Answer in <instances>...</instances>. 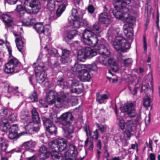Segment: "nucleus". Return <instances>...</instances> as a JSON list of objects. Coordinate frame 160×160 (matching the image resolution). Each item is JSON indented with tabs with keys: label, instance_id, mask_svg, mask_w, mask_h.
<instances>
[{
	"label": "nucleus",
	"instance_id": "bf43d9fd",
	"mask_svg": "<svg viewBox=\"0 0 160 160\" xmlns=\"http://www.w3.org/2000/svg\"><path fill=\"white\" fill-rule=\"evenodd\" d=\"M80 23L81 26H86L88 24V22L85 19H82V18H80Z\"/></svg>",
	"mask_w": 160,
	"mask_h": 160
},
{
	"label": "nucleus",
	"instance_id": "412c9836",
	"mask_svg": "<svg viewBox=\"0 0 160 160\" xmlns=\"http://www.w3.org/2000/svg\"><path fill=\"white\" fill-rule=\"evenodd\" d=\"M112 17L106 13H102L99 15V21L102 24L107 26L109 25L111 22Z\"/></svg>",
	"mask_w": 160,
	"mask_h": 160
},
{
	"label": "nucleus",
	"instance_id": "b1692460",
	"mask_svg": "<svg viewBox=\"0 0 160 160\" xmlns=\"http://www.w3.org/2000/svg\"><path fill=\"white\" fill-rule=\"evenodd\" d=\"M107 45V43H105L104 44H101L100 46L98 48V49L100 54L103 55L107 57H108L110 54V52L106 48Z\"/></svg>",
	"mask_w": 160,
	"mask_h": 160
},
{
	"label": "nucleus",
	"instance_id": "c9c22d12",
	"mask_svg": "<svg viewBox=\"0 0 160 160\" xmlns=\"http://www.w3.org/2000/svg\"><path fill=\"white\" fill-rule=\"evenodd\" d=\"M35 19L34 18H28L24 19L22 22V24L25 26H32L34 23Z\"/></svg>",
	"mask_w": 160,
	"mask_h": 160
},
{
	"label": "nucleus",
	"instance_id": "3c124183",
	"mask_svg": "<svg viewBox=\"0 0 160 160\" xmlns=\"http://www.w3.org/2000/svg\"><path fill=\"white\" fill-rule=\"evenodd\" d=\"M143 48L144 52H146L147 51V44L146 41V38L145 36L143 37Z\"/></svg>",
	"mask_w": 160,
	"mask_h": 160
},
{
	"label": "nucleus",
	"instance_id": "f704fd0d",
	"mask_svg": "<svg viewBox=\"0 0 160 160\" xmlns=\"http://www.w3.org/2000/svg\"><path fill=\"white\" fill-rule=\"evenodd\" d=\"M47 132H48L51 134H56L57 132V128L54 124H53L47 128H46Z\"/></svg>",
	"mask_w": 160,
	"mask_h": 160
},
{
	"label": "nucleus",
	"instance_id": "49530a36",
	"mask_svg": "<svg viewBox=\"0 0 160 160\" xmlns=\"http://www.w3.org/2000/svg\"><path fill=\"white\" fill-rule=\"evenodd\" d=\"M8 121L13 122L16 120V116L14 114H12L9 115L8 118Z\"/></svg>",
	"mask_w": 160,
	"mask_h": 160
},
{
	"label": "nucleus",
	"instance_id": "dca6fc26",
	"mask_svg": "<svg viewBox=\"0 0 160 160\" xmlns=\"http://www.w3.org/2000/svg\"><path fill=\"white\" fill-rule=\"evenodd\" d=\"M20 117L22 122L24 123V126L27 130L29 131L30 129H32L33 130L38 131L39 130V128L38 127L32 128V125L31 124L32 122L30 117L26 115H21Z\"/></svg>",
	"mask_w": 160,
	"mask_h": 160
},
{
	"label": "nucleus",
	"instance_id": "a211bd4d",
	"mask_svg": "<svg viewBox=\"0 0 160 160\" xmlns=\"http://www.w3.org/2000/svg\"><path fill=\"white\" fill-rule=\"evenodd\" d=\"M85 11L80 8L78 9L73 8L72 10L71 15L68 18V20H71L72 19H76L82 18L83 15L85 13Z\"/></svg>",
	"mask_w": 160,
	"mask_h": 160
},
{
	"label": "nucleus",
	"instance_id": "ddd939ff",
	"mask_svg": "<svg viewBox=\"0 0 160 160\" xmlns=\"http://www.w3.org/2000/svg\"><path fill=\"white\" fill-rule=\"evenodd\" d=\"M13 34L16 37L15 42L16 46L18 50L23 54H24L25 52V48L26 46V40L22 37L19 33H17L14 32Z\"/></svg>",
	"mask_w": 160,
	"mask_h": 160
},
{
	"label": "nucleus",
	"instance_id": "79ce46f5",
	"mask_svg": "<svg viewBox=\"0 0 160 160\" xmlns=\"http://www.w3.org/2000/svg\"><path fill=\"white\" fill-rule=\"evenodd\" d=\"M28 99H30V100L28 101L29 102H34L38 100V96L35 91H34L32 94L28 98Z\"/></svg>",
	"mask_w": 160,
	"mask_h": 160
},
{
	"label": "nucleus",
	"instance_id": "cd10ccee",
	"mask_svg": "<svg viewBox=\"0 0 160 160\" xmlns=\"http://www.w3.org/2000/svg\"><path fill=\"white\" fill-rule=\"evenodd\" d=\"M32 120L34 123H38L40 122V119L38 117V115L36 109L35 108H33L31 111Z\"/></svg>",
	"mask_w": 160,
	"mask_h": 160
},
{
	"label": "nucleus",
	"instance_id": "680f3d73",
	"mask_svg": "<svg viewBox=\"0 0 160 160\" xmlns=\"http://www.w3.org/2000/svg\"><path fill=\"white\" fill-rule=\"evenodd\" d=\"M8 3L12 5L15 4L18 0H7Z\"/></svg>",
	"mask_w": 160,
	"mask_h": 160
},
{
	"label": "nucleus",
	"instance_id": "0eeeda50",
	"mask_svg": "<svg viewBox=\"0 0 160 160\" xmlns=\"http://www.w3.org/2000/svg\"><path fill=\"white\" fill-rule=\"evenodd\" d=\"M68 4V0H64L62 3L58 6L56 12V15L54 14V11L56 6L54 0H48L47 8L51 12L49 19L51 20H53L57 19V17H60L62 12L65 10Z\"/></svg>",
	"mask_w": 160,
	"mask_h": 160
},
{
	"label": "nucleus",
	"instance_id": "c03bdc74",
	"mask_svg": "<svg viewBox=\"0 0 160 160\" xmlns=\"http://www.w3.org/2000/svg\"><path fill=\"white\" fill-rule=\"evenodd\" d=\"M51 28L49 26H47V27H44L43 32L42 33L45 35L49 36L51 33Z\"/></svg>",
	"mask_w": 160,
	"mask_h": 160
},
{
	"label": "nucleus",
	"instance_id": "13d9d810",
	"mask_svg": "<svg viewBox=\"0 0 160 160\" xmlns=\"http://www.w3.org/2000/svg\"><path fill=\"white\" fill-rule=\"evenodd\" d=\"M147 160H155V155L152 153H150Z\"/></svg>",
	"mask_w": 160,
	"mask_h": 160
},
{
	"label": "nucleus",
	"instance_id": "6ab92c4d",
	"mask_svg": "<svg viewBox=\"0 0 160 160\" xmlns=\"http://www.w3.org/2000/svg\"><path fill=\"white\" fill-rule=\"evenodd\" d=\"M73 117L72 113L69 112L62 114L60 116V122L62 124L71 123L72 121Z\"/></svg>",
	"mask_w": 160,
	"mask_h": 160
},
{
	"label": "nucleus",
	"instance_id": "8fccbe9b",
	"mask_svg": "<svg viewBox=\"0 0 160 160\" xmlns=\"http://www.w3.org/2000/svg\"><path fill=\"white\" fill-rule=\"evenodd\" d=\"M89 68L93 71H96L97 70V67L95 63H93L88 66Z\"/></svg>",
	"mask_w": 160,
	"mask_h": 160
},
{
	"label": "nucleus",
	"instance_id": "20e7f679",
	"mask_svg": "<svg viewBox=\"0 0 160 160\" xmlns=\"http://www.w3.org/2000/svg\"><path fill=\"white\" fill-rule=\"evenodd\" d=\"M72 98L68 93L64 94L61 97H58L57 93L52 90L49 91L46 96V100L48 104H54L55 106L58 108L61 107L63 104L70 102Z\"/></svg>",
	"mask_w": 160,
	"mask_h": 160
},
{
	"label": "nucleus",
	"instance_id": "f8f14e48",
	"mask_svg": "<svg viewBox=\"0 0 160 160\" xmlns=\"http://www.w3.org/2000/svg\"><path fill=\"white\" fill-rule=\"evenodd\" d=\"M97 55L95 50L90 47H87L79 50L78 52V58L80 61H82L86 57L91 58Z\"/></svg>",
	"mask_w": 160,
	"mask_h": 160
},
{
	"label": "nucleus",
	"instance_id": "4d7b16f0",
	"mask_svg": "<svg viewBox=\"0 0 160 160\" xmlns=\"http://www.w3.org/2000/svg\"><path fill=\"white\" fill-rule=\"evenodd\" d=\"M88 10L89 13H92L94 11V8L93 6L91 5H89L88 8Z\"/></svg>",
	"mask_w": 160,
	"mask_h": 160
},
{
	"label": "nucleus",
	"instance_id": "4c0bfd02",
	"mask_svg": "<svg viewBox=\"0 0 160 160\" xmlns=\"http://www.w3.org/2000/svg\"><path fill=\"white\" fill-rule=\"evenodd\" d=\"M42 120L44 125L45 126L46 128L53 124L52 121L49 118L42 117Z\"/></svg>",
	"mask_w": 160,
	"mask_h": 160
},
{
	"label": "nucleus",
	"instance_id": "423d86ee",
	"mask_svg": "<svg viewBox=\"0 0 160 160\" xmlns=\"http://www.w3.org/2000/svg\"><path fill=\"white\" fill-rule=\"evenodd\" d=\"M9 55V60L5 65L4 71L7 73L17 72L22 69L21 63L15 58L12 55V50L9 46H7Z\"/></svg>",
	"mask_w": 160,
	"mask_h": 160
},
{
	"label": "nucleus",
	"instance_id": "1a4fd4ad",
	"mask_svg": "<svg viewBox=\"0 0 160 160\" xmlns=\"http://www.w3.org/2000/svg\"><path fill=\"white\" fill-rule=\"evenodd\" d=\"M26 11L30 14H36L40 8L38 0H25L24 1Z\"/></svg>",
	"mask_w": 160,
	"mask_h": 160
},
{
	"label": "nucleus",
	"instance_id": "39448f33",
	"mask_svg": "<svg viewBox=\"0 0 160 160\" xmlns=\"http://www.w3.org/2000/svg\"><path fill=\"white\" fill-rule=\"evenodd\" d=\"M131 0H113L115 2V10L113 11V15L116 18L123 20L125 16H128L129 10L128 7H124L129 4Z\"/></svg>",
	"mask_w": 160,
	"mask_h": 160
},
{
	"label": "nucleus",
	"instance_id": "a18cd8bd",
	"mask_svg": "<svg viewBox=\"0 0 160 160\" xmlns=\"http://www.w3.org/2000/svg\"><path fill=\"white\" fill-rule=\"evenodd\" d=\"M119 127L122 130L124 129L125 128V123L123 119H119Z\"/></svg>",
	"mask_w": 160,
	"mask_h": 160
},
{
	"label": "nucleus",
	"instance_id": "72a5a7b5",
	"mask_svg": "<svg viewBox=\"0 0 160 160\" xmlns=\"http://www.w3.org/2000/svg\"><path fill=\"white\" fill-rule=\"evenodd\" d=\"M151 100L149 96L146 94L143 98V104L146 107H148L150 105Z\"/></svg>",
	"mask_w": 160,
	"mask_h": 160
},
{
	"label": "nucleus",
	"instance_id": "58836bf2",
	"mask_svg": "<svg viewBox=\"0 0 160 160\" xmlns=\"http://www.w3.org/2000/svg\"><path fill=\"white\" fill-rule=\"evenodd\" d=\"M126 125L127 128L131 130H133L136 127V125L134 124L133 121L131 120L127 121Z\"/></svg>",
	"mask_w": 160,
	"mask_h": 160
},
{
	"label": "nucleus",
	"instance_id": "864d4df0",
	"mask_svg": "<svg viewBox=\"0 0 160 160\" xmlns=\"http://www.w3.org/2000/svg\"><path fill=\"white\" fill-rule=\"evenodd\" d=\"M97 126L102 133L105 131L106 128L103 125H99L98 124H97Z\"/></svg>",
	"mask_w": 160,
	"mask_h": 160
},
{
	"label": "nucleus",
	"instance_id": "ea45409f",
	"mask_svg": "<svg viewBox=\"0 0 160 160\" xmlns=\"http://www.w3.org/2000/svg\"><path fill=\"white\" fill-rule=\"evenodd\" d=\"M24 10H25V6L23 7L21 4L17 5L15 9L16 11L19 13L21 16L24 14Z\"/></svg>",
	"mask_w": 160,
	"mask_h": 160
},
{
	"label": "nucleus",
	"instance_id": "de8ad7c7",
	"mask_svg": "<svg viewBox=\"0 0 160 160\" xmlns=\"http://www.w3.org/2000/svg\"><path fill=\"white\" fill-rule=\"evenodd\" d=\"M93 135H91L92 139L95 138V140H97L98 138V129H96L93 132Z\"/></svg>",
	"mask_w": 160,
	"mask_h": 160
},
{
	"label": "nucleus",
	"instance_id": "5701e85b",
	"mask_svg": "<svg viewBox=\"0 0 160 160\" xmlns=\"http://www.w3.org/2000/svg\"><path fill=\"white\" fill-rule=\"evenodd\" d=\"M78 77L81 81L83 82L88 81L91 78L89 72L85 69H82L79 72Z\"/></svg>",
	"mask_w": 160,
	"mask_h": 160
},
{
	"label": "nucleus",
	"instance_id": "f3484780",
	"mask_svg": "<svg viewBox=\"0 0 160 160\" xmlns=\"http://www.w3.org/2000/svg\"><path fill=\"white\" fill-rule=\"evenodd\" d=\"M62 129L64 131V135L66 138L71 139L73 137L72 134L74 132V127L70 123L63 124Z\"/></svg>",
	"mask_w": 160,
	"mask_h": 160
},
{
	"label": "nucleus",
	"instance_id": "2f4dec72",
	"mask_svg": "<svg viewBox=\"0 0 160 160\" xmlns=\"http://www.w3.org/2000/svg\"><path fill=\"white\" fill-rule=\"evenodd\" d=\"M34 28L39 34L42 33L44 30V27L41 23H36L34 26Z\"/></svg>",
	"mask_w": 160,
	"mask_h": 160
},
{
	"label": "nucleus",
	"instance_id": "774afa93",
	"mask_svg": "<svg viewBox=\"0 0 160 160\" xmlns=\"http://www.w3.org/2000/svg\"><path fill=\"white\" fill-rule=\"evenodd\" d=\"M138 157L136 156V155L133 156L131 158L130 160H138Z\"/></svg>",
	"mask_w": 160,
	"mask_h": 160
},
{
	"label": "nucleus",
	"instance_id": "9d476101",
	"mask_svg": "<svg viewBox=\"0 0 160 160\" xmlns=\"http://www.w3.org/2000/svg\"><path fill=\"white\" fill-rule=\"evenodd\" d=\"M33 67L34 68V71L37 80L40 84L42 83L47 78V74L43 70L44 66L42 64L38 65L36 63H34Z\"/></svg>",
	"mask_w": 160,
	"mask_h": 160
},
{
	"label": "nucleus",
	"instance_id": "6e6d98bb",
	"mask_svg": "<svg viewBox=\"0 0 160 160\" xmlns=\"http://www.w3.org/2000/svg\"><path fill=\"white\" fill-rule=\"evenodd\" d=\"M116 63L115 60L113 59L109 58L108 60L107 59V63L111 66Z\"/></svg>",
	"mask_w": 160,
	"mask_h": 160
},
{
	"label": "nucleus",
	"instance_id": "4be33fe9",
	"mask_svg": "<svg viewBox=\"0 0 160 160\" xmlns=\"http://www.w3.org/2000/svg\"><path fill=\"white\" fill-rule=\"evenodd\" d=\"M1 18L4 22L6 28H12L14 23L12 17L7 14H3L1 16Z\"/></svg>",
	"mask_w": 160,
	"mask_h": 160
},
{
	"label": "nucleus",
	"instance_id": "c756f323",
	"mask_svg": "<svg viewBox=\"0 0 160 160\" xmlns=\"http://www.w3.org/2000/svg\"><path fill=\"white\" fill-rule=\"evenodd\" d=\"M8 137L10 139H12L14 141H16L17 140L20 136L23 135L25 134L24 132H22L19 134L18 133L9 131Z\"/></svg>",
	"mask_w": 160,
	"mask_h": 160
},
{
	"label": "nucleus",
	"instance_id": "a19ab883",
	"mask_svg": "<svg viewBox=\"0 0 160 160\" xmlns=\"http://www.w3.org/2000/svg\"><path fill=\"white\" fill-rule=\"evenodd\" d=\"M36 144L35 142L32 141H29L24 142L22 145V147H24L25 148H34L35 147Z\"/></svg>",
	"mask_w": 160,
	"mask_h": 160
},
{
	"label": "nucleus",
	"instance_id": "f03ea898",
	"mask_svg": "<svg viewBox=\"0 0 160 160\" xmlns=\"http://www.w3.org/2000/svg\"><path fill=\"white\" fill-rule=\"evenodd\" d=\"M120 31L119 28H110L108 32V38L110 40L112 41V39L117 38L113 44L114 48L118 52L119 51L125 52L130 48V44L124 38L118 37Z\"/></svg>",
	"mask_w": 160,
	"mask_h": 160
},
{
	"label": "nucleus",
	"instance_id": "393cba45",
	"mask_svg": "<svg viewBox=\"0 0 160 160\" xmlns=\"http://www.w3.org/2000/svg\"><path fill=\"white\" fill-rule=\"evenodd\" d=\"M8 147V145L5 142V140L2 138H0V153L1 157H2L3 153L5 152Z\"/></svg>",
	"mask_w": 160,
	"mask_h": 160
},
{
	"label": "nucleus",
	"instance_id": "0e129e2a",
	"mask_svg": "<svg viewBox=\"0 0 160 160\" xmlns=\"http://www.w3.org/2000/svg\"><path fill=\"white\" fill-rule=\"evenodd\" d=\"M152 142L151 140H149L148 145V147H149V148H150L151 150H152Z\"/></svg>",
	"mask_w": 160,
	"mask_h": 160
},
{
	"label": "nucleus",
	"instance_id": "a878e982",
	"mask_svg": "<svg viewBox=\"0 0 160 160\" xmlns=\"http://www.w3.org/2000/svg\"><path fill=\"white\" fill-rule=\"evenodd\" d=\"M69 54L70 52L68 50L66 49L62 50L61 61L63 63H66L68 62Z\"/></svg>",
	"mask_w": 160,
	"mask_h": 160
},
{
	"label": "nucleus",
	"instance_id": "aec40b11",
	"mask_svg": "<svg viewBox=\"0 0 160 160\" xmlns=\"http://www.w3.org/2000/svg\"><path fill=\"white\" fill-rule=\"evenodd\" d=\"M77 34V31L74 30H67L66 31L63 36V40L68 43Z\"/></svg>",
	"mask_w": 160,
	"mask_h": 160
},
{
	"label": "nucleus",
	"instance_id": "69168bd1",
	"mask_svg": "<svg viewBox=\"0 0 160 160\" xmlns=\"http://www.w3.org/2000/svg\"><path fill=\"white\" fill-rule=\"evenodd\" d=\"M33 77L34 76L32 75L29 77V81L31 83H32L34 81V78H33Z\"/></svg>",
	"mask_w": 160,
	"mask_h": 160
},
{
	"label": "nucleus",
	"instance_id": "4468645a",
	"mask_svg": "<svg viewBox=\"0 0 160 160\" xmlns=\"http://www.w3.org/2000/svg\"><path fill=\"white\" fill-rule=\"evenodd\" d=\"M122 112H126L130 117H135L136 113L134 104L132 103H127L124 104V106L121 108Z\"/></svg>",
	"mask_w": 160,
	"mask_h": 160
},
{
	"label": "nucleus",
	"instance_id": "6e6552de",
	"mask_svg": "<svg viewBox=\"0 0 160 160\" xmlns=\"http://www.w3.org/2000/svg\"><path fill=\"white\" fill-rule=\"evenodd\" d=\"M129 15V14H128ZM125 16L123 20L126 23L123 26V30L125 36L127 38L131 40L133 39V31L132 26L135 20L133 18L130 16Z\"/></svg>",
	"mask_w": 160,
	"mask_h": 160
},
{
	"label": "nucleus",
	"instance_id": "9b49d317",
	"mask_svg": "<svg viewBox=\"0 0 160 160\" xmlns=\"http://www.w3.org/2000/svg\"><path fill=\"white\" fill-rule=\"evenodd\" d=\"M57 84L62 88H67L69 87V84H71V86L72 87L71 89V92L72 93H77L78 92V88H76L79 85L78 81L69 80L68 83H66L64 82L63 76L62 75L58 78Z\"/></svg>",
	"mask_w": 160,
	"mask_h": 160
},
{
	"label": "nucleus",
	"instance_id": "f257e3e1",
	"mask_svg": "<svg viewBox=\"0 0 160 160\" xmlns=\"http://www.w3.org/2000/svg\"><path fill=\"white\" fill-rule=\"evenodd\" d=\"M51 148L54 149L50 153L45 146H42L39 150V158L41 160H44L48 158L51 155L53 160H62V154L57 151L61 152L66 149L67 151L64 153L65 160H76V158L78 154L77 148L73 145L68 143L64 138H59L52 141Z\"/></svg>",
	"mask_w": 160,
	"mask_h": 160
},
{
	"label": "nucleus",
	"instance_id": "09e8293b",
	"mask_svg": "<svg viewBox=\"0 0 160 160\" xmlns=\"http://www.w3.org/2000/svg\"><path fill=\"white\" fill-rule=\"evenodd\" d=\"M84 129L87 136L88 135H91L92 132L90 131L88 126L86 125L84 127Z\"/></svg>",
	"mask_w": 160,
	"mask_h": 160
},
{
	"label": "nucleus",
	"instance_id": "c85d7f7f",
	"mask_svg": "<svg viewBox=\"0 0 160 160\" xmlns=\"http://www.w3.org/2000/svg\"><path fill=\"white\" fill-rule=\"evenodd\" d=\"M68 23L70 25L72 26L73 28H79L81 26V23H80V19H72L71 20H68Z\"/></svg>",
	"mask_w": 160,
	"mask_h": 160
},
{
	"label": "nucleus",
	"instance_id": "473e14b6",
	"mask_svg": "<svg viewBox=\"0 0 160 160\" xmlns=\"http://www.w3.org/2000/svg\"><path fill=\"white\" fill-rule=\"evenodd\" d=\"M84 67L83 65L78 63H75L74 66L71 68V70L74 72H78L79 74V72L82 69V68Z\"/></svg>",
	"mask_w": 160,
	"mask_h": 160
},
{
	"label": "nucleus",
	"instance_id": "e2e57ef3",
	"mask_svg": "<svg viewBox=\"0 0 160 160\" xmlns=\"http://www.w3.org/2000/svg\"><path fill=\"white\" fill-rule=\"evenodd\" d=\"M97 147L99 149H101L102 148L101 142V140H99L97 141Z\"/></svg>",
	"mask_w": 160,
	"mask_h": 160
},
{
	"label": "nucleus",
	"instance_id": "bb28decb",
	"mask_svg": "<svg viewBox=\"0 0 160 160\" xmlns=\"http://www.w3.org/2000/svg\"><path fill=\"white\" fill-rule=\"evenodd\" d=\"M109 95L107 94H97V100L98 103L101 104L104 103L105 101L108 99L109 98Z\"/></svg>",
	"mask_w": 160,
	"mask_h": 160
},
{
	"label": "nucleus",
	"instance_id": "7c9ffc66",
	"mask_svg": "<svg viewBox=\"0 0 160 160\" xmlns=\"http://www.w3.org/2000/svg\"><path fill=\"white\" fill-rule=\"evenodd\" d=\"M107 57L101 54L97 58L96 61L102 65H106L107 63Z\"/></svg>",
	"mask_w": 160,
	"mask_h": 160
},
{
	"label": "nucleus",
	"instance_id": "e433bc0d",
	"mask_svg": "<svg viewBox=\"0 0 160 160\" xmlns=\"http://www.w3.org/2000/svg\"><path fill=\"white\" fill-rule=\"evenodd\" d=\"M18 87L15 88L12 86H9L8 87V91L9 93H12L18 96L21 95V93L18 91Z\"/></svg>",
	"mask_w": 160,
	"mask_h": 160
},
{
	"label": "nucleus",
	"instance_id": "338daca9",
	"mask_svg": "<svg viewBox=\"0 0 160 160\" xmlns=\"http://www.w3.org/2000/svg\"><path fill=\"white\" fill-rule=\"evenodd\" d=\"M93 148V144L92 142H91V144L89 148V149L90 150L92 151Z\"/></svg>",
	"mask_w": 160,
	"mask_h": 160
},
{
	"label": "nucleus",
	"instance_id": "5fc2aeb1",
	"mask_svg": "<svg viewBox=\"0 0 160 160\" xmlns=\"http://www.w3.org/2000/svg\"><path fill=\"white\" fill-rule=\"evenodd\" d=\"M133 130H131L129 129L128 128L125 131L124 133L126 135V137L127 138H129L131 135V132L133 131Z\"/></svg>",
	"mask_w": 160,
	"mask_h": 160
},
{
	"label": "nucleus",
	"instance_id": "2eb2a0df",
	"mask_svg": "<svg viewBox=\"0 0 160 160\" xmlns=\"http://www.w3.org/2000/svg\"><path fill=\"white\" fill-rule=\"evenodd\" d=\"M2 122V124L0 127V129L2 131L7 132L9 128V131L18 133V128L17 124H12L9 127L8 121L6 119H3Z\"/></svg>",
	"mask_w": 160,
	"mask_h": 160
},
{
	"label": "nucleus",
	"instance_id": "37998d69",
	"mask_svg": "<svg viewBox=\"0 0 160 160\" xmlns=\"http://www.w3.org/2000/svg\"><path fill=\"white\" fill-rule=\"evenodd\" d=\"M132 60L131 58H128L125 59L123 61V64L125 67L130 66L131 65Z\"/></svg>",
	"mask_w": 160,
	"mask_h": 160
},
{
	"label": "nucleus",
	"instance_id": "603ef678",
	"mask_svg": "<svg viewBox=\"0 0 160 160\" xmlns=\"http://www.w3.org/2000/svg\"><path fill=\"white\" fill-rule=\"evenodd\" d=\"M111 67L112 69L115 72H117L119 69L116 63L112 65Z\"/></svg>",
	"mask_w": 160,
	"mask_h": 160
},
{
	"label": "nucleus",
	"instance_id": "052dcab7",
	"mask_svg": "<svg viewBox=\"0 0 160 160\" xmlns=\"http://www.w3.org/2000/svg\"><path fill=\"white\" fill-rule=\"evenodd\" d=\"M130 91H131V93L135 95L137 93V88L136 87H134L133 88V90L132 91L131 88L130 87H128Z\"/></svg>",
	"mask_w": 160,
	"mask_h": 160
},
{
	"label": "nucleus",
	"instance_id": "7ed1b4c3",
	"mask_svg": "<svg viewBox=\"0 0 160 160\" xmlns=\"http://www.w3.org/2000/svg\"><path fill=\"white\" fill-rule=\"evenodd\" d=\"M91 29L93 32L88 29L84 30L81 41L85 45L94 47L98 42L97 37L94 33L97 34L99 33L102 31V29L100 24L98 23L93 25Z\"/></svg>",
	"mask_w": 160,
	"mask_h": 160
}]
</instances>
